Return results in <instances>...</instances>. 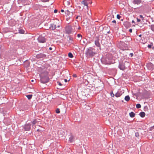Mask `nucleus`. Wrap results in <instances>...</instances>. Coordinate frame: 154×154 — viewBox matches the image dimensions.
Returning a JSON list of instances; mask_svg holds the SVG:
<instances>
[{
  "label": "nucleus",
  "instance_id": "f257e3e1",
  "mask_svg": "<svg viewBox=\"0 0 154 154\" xmlns=\"http://www.w3.org/2000/svg\"><path fill=\"white\" fill-rule=\"evenodd\" d=\"M112 55L110 54H107L105 57L102 58L101 61L105 64H110L112 63Z\"/></svg>",
  "mask_w": 154,
  "mask_h": 154
},
{
  "label": "nucleus",
  "instance_id": "f03ea898",
  "mask_svg": "<svg viewBox=\"0 0 154 154\" xmlns=\"http://www.w3.org/2000/svg\"><path fill=\"white\" fill-rule=\"evenodd\" d=\"M97 52V50H96L94 48L90 47L87 49L85 54L86 55L91 57H92Z\"/></svg>",
  "mask_w": 154,
  "mask_h": 154
},
{
  "label": "nucleus",
  "instance_id": "7ed1b4c3",
  "mask_svg": "<svg viewBox=\"0 0 154 154\" xmlns=\"http://www.w3.org/2000/svg\"><path fill=\"white\" fill-rule=\"evenodd\" d=\"M40 76V81L42 83H45L48 82L49 78L47 72H45L41 73Z\"/></svg>",
  "mask_w": 154,
  "mask_h": 154
},
{
  "label": "nucleus",
  "instance_id": "20e7f679",
  "mask_svg": "<svg viewBox=\"0 0 154 154\" xmlns=\"http://www.w3.org/2000/svg\"><path fill=\"white\" fill-rule=\"evenodd\" d=\"M94 43L95 45L99 48H97V50H98L99 49L100 50L101 49L100 45L99 42V38H97L94 41Z\"/></svg>",
  "mask_w": 154,
  "mask_h": 154
},
{
  "label": "nucleus",
  "instance_id": "39448f33",
  "mask_svg": "<svg viewBox=\"0 0 154 154\" xmlns=\"http://www.w3.org/2000/svg\"><path fill=\"white\" fill-rule=\"evenodd\" d=\"M65 31L66 33L67 34L71 33L72 32V28L71 26H66L65 27Z\"/></svg>",
  "mask_w": 154,
  "mask_h": 154
},
{
  "label": "nucleus",
  "instance_id": "423d86ee",
  "mask_svg": "<svg viewBox=\"0 0 154 154\" xmlns=\"http://www.w3.org/2000/svg\"><path fill=\"white\" fill-rule=\"evenodd\" d=\"M38 40L39 42L43 43L45 42L46 41L45 38L42 36H40L38 37Z\"/></svg>",
  "mask_w": 154,
  "mask_h": 154
},
{
  "label": "nucleus",
  "instance_id": "0eeeda50",
  "mask_svg": "<svg viewBox=\"0 0 154 154\" xmlns=\"http://www.w3.org/2000/svg\"><path fill=\"white\" fill-rule=\"evenodd\" d=\"M119 68L121 69L124 70L125 69V66L123 63H119Z\"/></svg>",
  "mask_w": 154,
  "mask_h": 154
},
{
  "label": "nucleus",
  "instance_id": "6e6552de",
  "mask_svg": "<svg viewBox=\"0 0 154 154\" xmlns=\"http://www.w3.org/2000/svg\"><path fill=\"white\" fill-rule=\"evenodd\" d=\"M31 125L29 124H26L24 126V128L25 131H28L30 128Z\"/></svg>",
  "mask_w": 154,
  "mask_h": 154
},
{
  "label": "nucleus",
  "instance_id": "1a4fd4ad",
  "mask_svg": "<svg viewBox=\"0 0 154 154\" xmlns=\"http://www.w3.org/2000/svg\"><path fill=\"white\" fill-rule=\"evenodd\" d=\"M45 57L46 55L40 53L36 55V57L38 58H43Z\"/></svg>",
  "mask_w": 154,
  "mask_h": 154
},
{
  "label": "nucleus",
  "instance_id": "9d476101",
  "mask_svg": "<svg viewBox=\"0 0 154 154\" xmlns=\"http://www.w3.org/2000/svg\"><path fill=\"white\" fill-rule=\"evenodd\" d=\"M124 41L126 42H129L131 40V38L130 37H125L123 38Z\"/></svg>",
  "mask_w": 154,
  "mask_h": 154
},
{
  "label": "nucleus",
  "instance_id": "9b49d317",
  "mask_svg": "<svg viewBox=\"0 0 154 154\" xmlns=\"http://www.w3.org/2000/svg\"><path fill=\"white\" fill-rule=\"evenodd\" d=\"M142 0H133V3L134 4L139 5L141 2Z\"/></svg>",
  "mask_w": 154,
  "mask_h": 154
},
{
  "label": "nucleus",
  "instance_id": "f8f14e48",
  "mask_svg": "<svg viewBox=\"0 0 154 154\" xmlns=\"http://www.w3.org/2000/svg\"><path fill=\"white\" fill-rule=\"evenodd\" d=\"M56 27V25L54 23L51 24L50 26V29L52 30H54Z\"/></svg>",
  "mask_w": 154,
  "mask_h": 154
},
{
  "label": "nucleus",
  "instance_id": "ddd939ff",
  "mask_svg": "<svg viewBox=\"0 0 154 154\" xmlns=\"http://www.w3.org/2000/svg\"><path fill=\"white\" fill-rule=\"evenodd\" d=\"M74 136L71 135L69 138V141L70 143H72L74 141Z\"/></svg>",
  "mask_w": 154,
  "mask_h": 154
},
{
  "label": "nucleus",
  "instance_id": "4468645a",
  "mask_svg": "<svg viewBox=\"0 0 154 154\" xmlns=\"http://www.w3.org/2000/svg\"><path fill=\"white\" fill-rule=\"evenodd\" d=\"M112 18H114V15H110L108 17L107 20L108 21L110 22Z\"/></svg>",
  "mask_w": 154,
  "mask_h": 154
},
{
  "label": "nucleus",
  "instance_id": "2eb2a0df",
  "mask_svg": "<svg viewBox=\"0 0 154 154\" xmlns=\"http://www.w3.org/2000/svg\"><path fill=\"white\" fill-rule=\"evenodd\" d=\"M139 115L141 117L143 118L145 116V113L144 112H142L140 113Z\"/></svg>",
  "mask_w": 154,
  "mask_h": 154
},
{
  "label": "nucleus",
  "instance_id": "dca6fc26",
  "mask_svg": "<svg viewBox=\"0 0 154 154\" xmlns=\"http://www.w3.org/2000/svg\"><path fill=\"white\" fill-rule=\"evenodd\" d=\"M82 3L84 5L87 6V8L88 9V3L87 1H82Z\"/></svg>",
  "mask_w": 154,
  "mask_h": 154
},
{
  "label": "nucleus",
  "instance_id": "f3484780",
  "mask_svg": "<svg viewBox=\"0 0 154 154\" xmlns=\"http://www.w3.org/2000/svg\"><path fill=\"white\" fill-rule=\"evenodd\" d=\"M125 100L127 101H129L130 100V97L129 95L126 96L125 97Z\"/></svg>",
  "mask_w": 154,
  "mask_h": 154
},
{
  "label": "nucleus",
  "instance_id": "a211bd4d",
  "mask_svg": "<svg viewBox=\"0 0 154 154\" xmlns=\"http://www.w3.org/2000/svg\"><path fill=\"white\" fill-rule=\"evenodd\" d=\"M121 95V93L119 92H117L115 94V96L117 97H120Z\"/></svg>",
  "mask_w": 154,
  "mask_h": 154
},
{
  "label": "nucleus",
  "instance_id": "6ab92c4d",
  "mask_svg": "<svg viewBox=\"0 0 154 154\" xmlns=\"http://www.w3.org/2000/svg\"><path fill=\"white\" fill-rule=\"evenodd\" d=\"M135 113L133 112H131L129 113V115L130 117L131 118L134 117L135 116Z\"/></svg>",
  "mask_w": 154,
  "mask_h": 154
},
{
  "label": "nucleus",
  "instance_id": "aec40b11",
  "mask_svg": "<svg viewBox=\"0 0 154 154\" xmlns=\"http://www.w3.org/2000/svg\"><path fill=\"white\" fill-rule=\"evenodd\" d=\"M24 31L22 29H19V33L20 34H24Z\"/></svg>",
  "mask_w": 154,
  "mask_h": 154
},
{
  "label": "nucleus",
  "instance_id": "412c9836",
  "mask_svg": "<svg viewBox=\"0 0 154 154\" xmlns=\"http://www.w3.org/2000/svg\"><path fill=\"white\" fill-rule=\"evenodd\" d=\"M32 95L31 94L27 95H26V97H27V98L29 100L30 99L32 98Z\"/></svg>",
  "mask_w": 154,
  "mask_h": 154
},
{
  "label": "nucleus",
  "instance_id": "4be33fe9",
  "mask_svg": "<svg viewBox=\"0 0 154 154\" xmlns=\"http://www.w3.org/2000/svg\"><path fill=\"white\" fill-rule=\"evenodd\" d=\"M150 26L151 30L154 32V24L151 25Z\"/></svg>",
  "mask_w": 154,
  "mask_h": 154
},
{
  "label": "nucleus",
  "instance_id": "5701e85b",
  "mask_svg": "<svg viewBox=\"0 0 154 154\" xmlns=\"http://www.w3.org/2000/svg\"><path fill=\"white\" fill-rule=\"evenodd\" d=\"M64 4H67L69 6L70 4V2L69 1H64Z\"/></svg>",
  "mask_w": 154,
  "mask_h": 154
},
{
  "label": "nucleus",
  "instance_id": "b1692460",
  "mask_svg": "<svg viewBox=\"0 0 154 154\" xmlns=\"http://www.w3.org/2000/svg\"><path fill=\"white\" fill-rule=\"evenodd\" d=\"M68 56H69V57L71 58H72L73 57L72 54L71 53H69V54H68Z\"/></svg>",
  "mask_w": 154,
  "mask_h": 154
},
{
  "label": "nucleus",
  "instance_id": "393cba45",
  "mask_svg": "<svg viewBox=\"0 0 154 154\" xmlns=\"http://www.w3.org/2000/svg\"><path fill=\"white\" fill-rule=\"evenodd\" d=\"M77 37H78V38H80V40H81V39H82V35H81V34H77Z\"/></svg>",
  "mask_w": 154,
  "mask_h": 154
},
{
  "label": "nucleus",
  "instance_id": "a878e982",
  "mask_svg": "<svg viewBox=\"0 0 154 154\" xmlns=\"http://www.w3.org/2000/svg\"><path fill=\"white\" fill-rule=\"evenodd\" d=\"M141 107V106L140 104H137L136 105V107L137 108H140Z\"/></svg>",
  "mask_w": 154,
  "mask_h": 154
},
{
  "label": "nucleus",
  "instance_id": "bb28decb",
  "mask_svg": "<svg viewBox=\"0 0 154 154\" xmlns=\"http://www.w3.org/2000/svg\"><path fill=\"white\" fill-rule=\"evenodd\" d=\"M37 120L36 119H35L32 122V123L33 125H35L37 123Z\"/></svg>",
  "mask_w": 154,
  "mask_h": 154
},
{
  "label": "nucleus",
  "instance_id": "cd10ccee",
  "mask_svg": "<svg viewBox=\"0 0 154 154\" xmlns=\"http://www.w3.org/2000/svg\"><path fill=\"white\" fill-rule=\"evenodd\" d=\"M65 13L66 14L69 15V14H70V12L68 10H66L65 11Z\"/></svg>",
  "mask_w": 154,
  "mask_h": 154
},
{
  "label": "nucleus",
  "instance_id": "c85d7f7f",
  "mask_svg": "<svg viewBox=\"0 0 154 154\" xmlns=\"http://www.w3.org/2000/svg\"><path fill=\"white\" fill-rule=\"evenodd\" d=\"M56 112L57 113H60V109H57L56 110Z\"/></svg>",
  "mask_w": 154,
  "mask_h": 154
},
{
  "label": "nucleus",
  "instance_id": "c756f323",
  "mask_svg": "<svg viewBox=\"0 0 154 154\" xmlns=\"http://www.w3.org/2000/svg\"><path fill=\"white\" fill-rule=\"evenodd\" d=\"M110 95H111V96L112 97H114V96H115V94H114L112 91L111 93H110Z\"/></svg>",
  "mask_w": 154,
  "mask_h": 154
},
{
  "label": "nucleus",
  "instance_id": "7c9ffc66",
  "mask_svg": "<svg viewBox=\"0 0 154 154\" xmlns=\"http://www.w3.org/2000/svg\"><path fill=\"white\" fill-rule=\"evenodd\" d=\"M135 136L136 137H139V133H138V132H137L135 133Z\"/></svg>",
  "mask_w": 154,
  "mask_h": 154
},
{
  "label": "nucleus",
  "instance_id": "2f4dec72",
  "mask_svg": "<svg viewBox=\"0 0 154 154\" xmlns=\"http://www.w3.org/2000/svg\"><path fill=\"white\" fill-rule=\"evenodd\" d=\"M79 17L80 18H79V20H81L82 19V18H81V17L80 16H77L76 17V19H78L79 18Z\"/></svg>",
  "mask_w": 154,
  "mask_h": 154
},
{
  "label": "nucleus",
  "instance_id": "473e14b6",
  "mask_svg": "<svg viewBox=\"0 0 154 154\" xmlns=\"http://www.w3.org/2000/svg\"><path fill=\"white\" fill-rule=\"evenodd\" d=\"M121 17V16H120L119 14H118L117 15V18L118 19H120Z\"/></svg>",
  "mask_w": 154,
  "mask_h": 154
},
{
  "label": "nucleus",
  "instance_id": "72a5a7b5",
  "mask_svg": "<svg viewBox=\"0 0 154 154\" xmlns=\"http://www.w3.org/2000/svg\"><path fill=\"white\" fill-rule=\"evenodd\" d=\"M154 129V125L153 126H152V127H151L150 128L149 130L152 131Z\"/></svg>",
  "mask_w": 154,
  "mask_h": 154
},
{
  "label": "nucleus",
  "instance_id": "f704fd0d",
  "mask_svg": "<svg viewBox=\"0 0 154 154\" xmlns=\"http://www.w3.org/2000/svg\"><path fill=\"white\" fill-rule=\"evenodd\" d=\"M147 47L149 48H151L152 47V45L151 44L148 45Z\"/></svg>",
  "mask_w": 154,
  "mask_h": 154
},
{
  "label": "nucleus",
  "instance_id": "c9c22d12",
  "mask_svg": "<svg viewBox=\"0 0 154 154\" xmlns=\"http://www.w3.org/2000/svg\"><path fill=\"white\" fill-rule=\"evenodd\" d=\"M139 17H140V18H141L142 19V20H143V19H144V18L143 17L142 15H140L139 16Z\"/></svg>",
  "mask_w": 154,
  "mask_h": 154
},
{
  "label": "nucleus",
  "instance_id": "e433bc0d",
  "mask_svg": "<svg viewBox=\"0 0 154 154\" xmlns=\"http://www.w3.org/2000/svg\"><path fill=\"white\" fill-rule=\"evenodd\" d=\"M129 55L131 56V57H132L133 56V54L132 53H131Z\"/></svg>",
  "mask_w": 154,
  "mask_h": 154
},
{
  "label": "nucleus",
  "instance_id": "4c0bfd02",
  "mask_svg": "<svg viewBox=\"0 0 154 154\" xmlns=\"http://www.w3.org/2000/svg\"><path fill=\"white\" fill-rule=\"evenodd\" d=\"M140 21V20L138 18H137V22H139Z\"/></svg>",
  "mask_w": 154,
  "mask_h": 154
},
{
  "label": "nucleus",
  "instance_id": "58836bf2",
  "mask_svg": "<svg viewBox=\"0 0 154 154\" xmlns=\"http://www.w3.org/2000/svg\"><path fill=\"white\" fill-rule=\"evenodd\" d=\"M112 23H114L115 24L116 23V21L115 20H113L112 21Z\"/></svg>",
  "mask_w": 154,
  "mask_h": 154
},
{
  "label": "nucleus",
  "instance_id": "ea45409f",
  "mask_svg": "<svg viewBox=\"0 0 154 154\" xmlns=\"http://www.w3.org/2000/svg\"><path fill=\"white\" fill-rule=\"evenodd\" d=\"M57 9H55L54 11V12L55 13H57Z\"/></svg>",
  "mask_w": 154,
  "mask_h": 154
},
{
  "label": "nucleus",
  "instance_id": "a19ab883",
  "mask_svg": "<svg viewBox=\"0 0 154 154\" xmlns=\"http://www.w3.org/2000/svg\"><path fill=\"white\" fill-rule=\"evenodd\" d=\"M73 77H77L76 75L75 74H73Z\"/></svg>",
  "mask_w": 154,
  "mask_h": 154
},
{
  "label": "nucleus",
  "instance_id": "79ce46f5",
  "mask_svg": "<svg viewBox=\"0 0 154 154\" xmlns=\"http://www.w3.org/2000/svg\"><path fill=\"white\" fill-rule=\"evenodd\" d=\"M129 31L130 32H132V29H130L129 30Z\"/></svg>",
  "mask_w": 154,
  "mask_h": 154
},
{
  "label": "nucleus",
  "instance_id": "37998d69",
  "mask_svg": "<svg viewBox=\"0 0 154 154\" xmlns=\"http://www.w3.org/2000/svg\"><path fill=\"white\" fill-rule=\"evenodd\" d=\"M43 2H46L49 1V0H42Z\"/></svg>",
  "mask_w": 154,
  "mask_h": 154
},
{
  "label": "nucleus",
  "instance_id": "c03bdc74",
  "mask_svg": "<svg viewBox=\"0 0 154 154\" xmlns=\"http://www.w3.org/2000/svg\"><path fill=\"white\" fill-rule=\"evenodd\" d=\"M149 66H152V65L150 63V64H148L147 65V66L148 67Z\"/></svg>",
  "mask_w": 154,
  "mask_h": 154
},
{
  "label": "nucleus",
  "instance_id": "a18cd8bd",
  "mask_svg": "<svg viewBox=\"0 0 154 154\" xmlns=\"http://www.w3.org/2000/svg\"><path fill=\"white\" fill-rule=\"evenodd\" d=\"M144 108L145 109H147V106H145L144 107Z\"/></svg>",
  "mask_w": 154,
  "mask_h": 154
},
{
  "label": "nucleus",
  "instance_id": "49530a36",
  "mask_svg": "<svg viewBox=\"0 0 154 154\" xmlns=\"http://www.w3.org/2000/svg\"><path fill=\"white\" fill-rule=\"evenodd\" d=\"M59 85L60 86H61L62 85V84H61V83L59 82Z\"/></svg>",
  "mask_w": 154,
  "mask_h": 154
},
{
  "label": "nucleus",
  "instance_id": "de8ad7c7",
  "mask_svg": "<svg viewBox=\"0 0 154 154\" xmlns=\"http://www.w3.org/2000/svg\"><path fill=\"white\" fill-rule=\"evenodd\" d=\"M52 48H51V47H50V48H49V50H52Z\"/></svg>",
  "mask_w": 154,
  "mask_h": 154
},
{
  "label": "nucleus",
  "instance_id": "09e8293b",
  "mask_svg": "<svg viewBox=\"0 0 154 154\" xmlns=\"http://www.w3.org/2000/svg\"><path fill=\"white\" fill-rule=\"evenodd\" d=\"M81 27L80 26H79L78 28V29L79 30V29H81Z\"/></svg>",
  "mask_w": 154,
  "mask_h": 154
},
{
  "label": "nucleus",
  "instance_id": "8fccbe9b",
  "mask_svg": "<svg viewBox=\"0 0 154 154\" xmlns=\"http://www.w3.org/2000/svg\"><path fill=\"white\" fill-rule=\"evenodd\" d=\"M61 11L62 12H63L64 11V10H63V9H62V10H61Z\"/></svg>",
  "mask_w": 154,
  "mask_h": 154
},
{
  "label": "nucleus",
  "instance_id": "3c124183",
  "mask_svg": "<svg viewBox=\"0 0 154 154\" xmlns=\"http://www.w3.org/2000/svg\"><path fill=\"white\" fill-rule=\"evenodd\" d=\"M64 81L66 82H67V80L66 79H65Z\"/></svg>",
  "mask_w": 154,
  "mask_h": 154
},
{
  "label": "nucleus",
  "instance_id": "603ef678",
  "mask_svg": "<svg viewBox=\"0 0 154 154\" xmlns=\"http://www.w3.org/2000/svg\"><path fill=\"white\" fill-rule=\"evenodd\" d=\"M132 23H134V20H132Z\"/></svg>",
  "mask_w": 154,
  "mask_h": 154
},
{
  "label": "nucleus",
  "instance_id": "864d4df0",
  "mask_svg": "<svg viewBox=\"0 0 154 154\" xmlns=\"http://www.w3.org/2000/svg\"><path fill=\"white\" fill-rule=\"evenodd\" d=\"M141 36H142V35L141 34L139 35V36L140 37H141Z\"/></svg>",
  "mask_w": 154,
  "mask_h": 154
},
{
  "label": "nucleus",
  "instance_id": "5fc2aeb1",
  "mask_svg": "<svg viewBox=\"0 0 154 154\" xmlns=\"http://www.w3.org/2000/svg\"><path fill=\"white\" fill-rule=\"evenodd\" d=\"M33 81H34V80H31V82H33Z\"/></svg>",
  "mask_w": 154,
  "mask_h": 154
},
{
  "label": "nucleus",
  "instance_id": "6e6d98bb",
  "mask_svg": "<svg viewBox=\"0 0 154 154\" xmlns=\"http://www.w3.org/2000/svg\"><path fill=\"white\" fill-rule=\"evenodd\" d=\"M57 27H60V26H57Z\"/></svg>",
  "mask_w": 154,
  "mask_h": 154
},
{
  "label": "nucleus",
  "instance_id": "4d7b16f0",
  "mask_svg": "<svg viewBox=\"0 0 154 154\" xmlns=\"http://www.w3.org/2000/svg\"><path fill=\"white\" fill-rule=\"evenodd\" d=\"M108 33H109V32H107Z\"/></svg>",
  "mask_w": 154,
  "mask_h": 154
},
{
  "label": "nucleus",
  "instance_id": "13d9d810",
  "mask_svg": "<svg viewBox=\"0 0 154 154\" xmlns=\"http://www.w3.org/2000/svg\"><path fill=\"white\" fill-rule=\"evenodd\" d=\"M75 24H76V23H75Z\"/></svg>",
  "mask_w": 154,
  "mask_h": 154
}]
</instances>
